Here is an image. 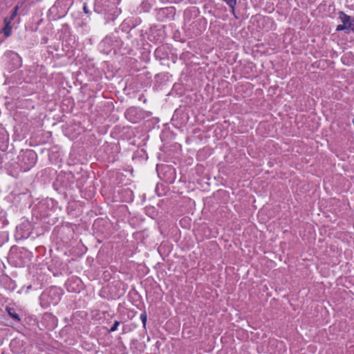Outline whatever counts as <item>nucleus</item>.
Masks as SVG:
<instances>
[{"label":"nucleus","mask_w":354,"mask_h":354,"mask_svg":"<svg viewBox=\"0 0 354 354\" xmlns=\"http://www.w3.org/2000/svg\"><path fill=\"white\" fill-rule=\"evenodd\" d=\"M351 348H354V346H351Z\"/></svg>","instance_id":"6ab92c4d"},{"label":"nucleus","mask_w":354,"mask_h":354,"mask_svg":"<svg viewBox=\"0 0 354 354\" xmlns=\"http://www.w3.org/2000/svg\"><path fill=\"white\" fill-rule=\"evenodd\" d=\"M235 7L236 6H234V7H230L231 8V13L236 17L237 18V17L235 15Z\"/></svg>","instance_id":"a211bd4d"},{"label":"nucleus","mask_w":354,"mask_h":354,"mask_svg":"<svg viewBox=\"0 0 354 354\" xmlns=\"http://www.w3.org/2000/svg\"><path fill=\"white\" fill-rule=\"evenodd\" d=\"M121 41L118 37L114 35L106 36L101 42V45L107 47L106 53H109L112 49H115L120 46Z\"/></svg>","instance_id":"7ed1b4c3"},{"label":"nucleus","mask_w":354,"mask_h":354,"mask_svg":"<svg viewBox=\"0 0 354 354\" xmlns=\"http://www.w3.org/2000/svg\"><path fill=\"white\" fill-rule=\"evenodd\" d=\"M140 318L142 321V323L143 324V327L144 328H146V323H147V313L145 311L142 312L140 315Z\"/></svg>","instance_id":"ddd939ff"},{"label":"nucleus","mask_w":354,"mask_h":354,"mask_svg":"<svg viewBox=\"0 0 354 354\" xmlns=\"http://www.w3.org/2000/svg\"><path fill=\"white\" fill-rule=\"evenodd\" d=\"M18 9H19V6H15L14 8V9L12 10V12H11V15L10 16V18L8 20V22L10 23L15 18V17L17 15Z\"/></svg>","instance_id":"f8f14e48"},{"label":"nucleus","mask_w":354,"mask_h":354,"mask_svg":"<svg viewBox=\"0 0 354 354\" xmlns=\"http://www.w3.org/2000/svg\"><path fill=\"white\" fill-rule=\"evenodd\" d=\"M339 19L342 22V24L346 25V26L348 28H351V26L352 25V22H354V19L353 20H351V17L350 16H348V15L345 14L342 11H340L339 12Z\"/></svg>","instance_id":"1a4fd4ad"},{"label":"nucleus","mask_w":354,"mask_h":354,"mask_svg":"<svg viewBox=\"0 0 354 354\" xmlns=\"http://www.w3.org/2000/svg\"><path fill=\"white\" fill-rule=\"evenodd\" d=\"M106 0H95L94 3V11L98 14L104 13L108 11L105 3Z\"/></svg>","instance_id":"6e6552de"},{"label":"nucleus","mask_w":354,"mask_h":354,"mask_svg":"<svg viewBox=\"0 0 354 354\" xmlns=\"http://www.w3.org/2000/svg\"><path fill=\"white\" fill-rule=\"evenodd\" d=\"M4 21L6 23V26L5 27L3 28V32L4 33V35L6 36V37H9L10 35H11V30H12V28L11 26H10V23L8 22V19L6 18L4 19Z\"/></svg>","instance_id":"9b49d317"},{"label":"nucleus","mask_w":354,"mask_h":354,"mask_svg":"<svg viewBox=\"0 0 354 354\" xmlns=\"http://www.w3.org/2000/svg\"><path fill=\"white\" fill-rule=\"evenodd\" d=\"M37 155L33 150H26L19 156V165L24 171L30 170L36 164Z\"/></svg>","instance_id":"f03ea898"},{"label":"nucleus","mask_w":354,"mask_h":354,"mask_svg":"<svg viewBox=\"0 0 354 354\" xmlns=\"http://www.w3.org/2000/svg\"><path fill=\"white\" fill-rule=\"evenodd\" d=\"M60 299L61 290L55 286L44 290L39 297L40 305L44 308L57 305Z\"/></svg>","instance_id":"f257e3e1"},{"label":"nucleus","mask_w":354,"mask_h":354,"mask_svg":"<svg viewBox=\"0 0 354 354\" xmlns=\"http://www.w3.org/2000/svg\"><path fill=\"white\" fill-rule=\"evenodd\" d=\"M120 322L119 321H115L113 325L109 330V333L114 332L117 330L118 326L120 325Z\"/></svg>","instance_id":"4468645a"},{"label":"nucleus","mask_w":354,"mask_h":354,"mask_svg":"<svg viewBox=\"0 0 354 354\" xmlns=\"http://www.w3.org/2000/svg\"><path fill=\"white\" fill-rule=\"evenodd\" d=\"M6 310L8 314L9 315V316L10 317H12L13 319H15L17 322L21 321V318H20L19 315L17 313L15 308H11V307H6Z\"/></svg>","instance_id":"9d476101"},{"label":"nucleus","mask_w":354,"mask_h":354,"mask_svg":"<svg viewBox=\"0 0 354 354\" xmlns=\"http://www.w3.org/2000/svg\"><path fill=\"white\" fill-rule=\"evenodd\" d=\"M9 136L6 129L0 125V150L5 151L8 147Z\"/></svg>","instance_id":"423d86ee"},{"label":"nucleus","mask_w":354,"mask_h":354,"mask_svg":"<svg viewBox=\"0 0 354 354\" xmlns=\"http://www.w3.org/2000/svg\"><path fill=\"white\" fill-rule=\"evenodd\" d=\"M346 29H348V28L346 26V25H344V24H339L336 28L337 31H342V30H344Z\"/></svg>","instance_id":"2eb2a0df"},{"label":"nucleus","mask_w":354,"mask_h":354,"mask_svg":"<svg viewBox=\"0 0 354 354\" xmlns=\"http://www.w3.org/2000/svg\"><path fill=\"white\" fill-rule=\"evenodd\" d=\"M176 14V10L174 7L162 8L157 10L156 17L160 21L171 20L174 19Z\"/></svg>","instance_id":"20e7f679"},{"label":"nucleus","mask_w":354,"mask_h":354,"mask_svg":"<svg viewBox=\"0 0 354 354\" xmlns=\"http://www.w3.org/2000/svg\"><path fill=\"white\" fill-rule=\"evenodd\" d=\"M83 10L86 14H89L90 12L86 4H84L83 6Z\"/></svg>","instance_id":"f3484780"},{"label":"nucleus","mask_w":354,"mask_h":354,"mask_svg":"<svg viewBox=\"0 0 354 354\" xmlns=\"http://www.w3.org/2000/svg\"><path fill=\"white\" fill-rule=\"evenodd\" d=\"M3 281H6L7 282H9L10 284L13 283L12 279L8 276H4L3 277Z\"/></svg>","instance_id":"dca6fc26"},{"label":"nucleus","mask_w":354,"mask_h":354,"mask_svg":"<svg viewBox=\"0 0 354 354\" xmlns=\"http://www.w3.org/2000/svg\"><path fill=\"white\" fill-rule=\"evenodd\" d=\"M125 117L131 122L136 123L142 118L141 111L136 107H130L126 111Z\"/></svg>","instance_id":"39448f33"},{"label":"nucleus","mask_w":354,"mask_h":354,"mask_svg":"<svg viewBox=\"0 0 354 354\" xmlns=\"http://www.w3.org/2000/svg\"><path fill=\"white\" fill-rule=\"evenodd\" d=\"M9 57L10 59V62L13 66L14 68H18L22 65V60L21 57L15 52H10Z\"/></svg>","instance_id":"0eeeda50"}]
</instances>
